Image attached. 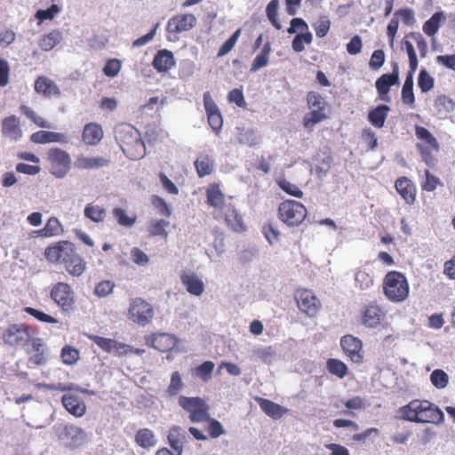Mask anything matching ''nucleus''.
Wrapping results in <instances>:
<instances>
[{"label": "nucleus", "instance_id": "f257e3e1", "mask_svg": "<svg viewBox=\"0 0 455 455\" xmlns=\"http://www.w3.org/2000/svg\"><path fill=\"white\" fill-rule=\"evenodd\" d=\"M45 257L52 262L64 264L67 271L74 276H80L85 269L84 259L75 252L72 243L66 241L48 247Z\"/></svg>", "mask_w": 455, "mask_h": 455}, {"label": "nucleus", "instance_id": "f03ea898", "mask_svg": "<svg viewBox=\"0 0 455 455\" xmlns=\"http://www.w3.org/2000/svg\"><path fill=\"white\" fill-rule=\"evenodd\" d=\"M402 418L407 421L440 424L444 419L443 411L427 400H413L400 409Z\"/></svg>", "mask_w": 455, "mask_h": 455}, {"label": "nucleus", "instance_id": "7ed1b4c3", "mask_svg": "<svg viewBox=\"0 0 455 455\" xmlns=\"http://www.w3.org/2000/svg\"><path fill=\"white\" fill-rule=\"evenodd\" d=\"M383 288L387 298L394 302L403 301L409 295L407 279L396 271H391L386 275Z\"/></svg>", "mask_w": 455, "mask_h": 455}, {"label": "nucleus", "instance_id": "20e7f679", "mask_svg": "<svg viewBox=\"0 0 455 455\" xmlns=\"http://www.w3.org/2000/svg\"><path fill=\"white\" fill-rule=\"evenodd\" d=\"M49 172L58 179H63L70 171L71 157L68 152L58 148H50L45 154Z\"/></svg>", "mask_w": 455, "mask_h": 455}, {"label": "nucleus", "instance_id": "39448f33", "mask_svg": "<svg viewBox=\"0 0 455 455\" xmlns=\"http://www.w3.org/2000/svg\"><path fill=\"white\" fill-rule=\"evenodd\" d=\"M280 220L287 226L299 225L307 216L305 206L293 200H286L280 204L278 208Z\"/></svg>", "mask_w": 455, "mask_h": 455}, {"label": "nucleus", "instance_id": "423d86ee", "mask_svg": "<svg viewBox=\"0 0 455 455\" xmlns=\"http://www.w3.org/2000/svg\"><path fill=\"white\" fill-rule=\"evenodd\" d=\"M154 317V310L150 304L140 298L134 299L129 307V318L140 324H148Z\"/></svg>", "mask_w": 455, "mask_h": 455}, {"label": "nucleus", "instance_id": "0eeeda50", "mask_svg": "<svg viewBox=\"0 0 455 455\" xmlns=\"http://www.w3.org/2000/svg\"><path fill=\"white\" fill-rule=\"evenodd\" d=\"M298 307L309 317H315L321 308V303L309 290H299L295 294Z\"/></svg>", "mask_w": 455, "mask_h": 455}, {"label": "nucleus", "instance_id": "6e6552de", "mask_svg": "<svg viewBox=\"0 0 455 455\" xmlns=\"http://www.w3.org/2000/svg\"><path fill=\"white\" fill-rule=\"evenodd\" d=\"M62 439L65 440L66 445L69 449L76 450L88 442V435L81 427L67 425L64 427Z\"/></svg>", "mask_w": 455, "mask_h": 455}, {"label": "nucleus", "instance_id": "1a4fd4ad", "mask_svg": "<svg viewBox=\"0 0 455 455\" xmlns=\"http://www.w3.org/2000/svg\"><path fill=\"white\" fill-rule=\"evenodd\" d=\"M196 18L194 14L186 13L172 17L167 23V32L178 34L189 31L196 25Z\"/></svg>", "mask_w": 455, "mask_h": 455}, {"label": "nucleus", "instance_id": "9d476101", "mask_svg": "<svg viewBox=\"0 0 455 455\" xmlns=\"http://www.w3.org/2000/svg\"><path fill=\"white\" fill-rule=\"evenodd\" d=\"M399 83V69L398 65L394 63L393 72L391 74H384L376 81V89L379 98L384 101H388L389 98L387 96L390 87Z\"/></svg>", "mask_w": 455, "mask_h": 455}, {"label": "nucleus", "instance_id": "9b49d317", "mask_svg": "<svg viewBox=\"0 0 455 455\" xmlns=\"http://www.w3.org/2000/svg\"><path fill=\"white\" fill-rule=\"evenodd\" d=\"M340 345L344 353L352 362L360 363L362 361V341L359 339L352 335H346L341 338Z\"/></svg>", "mask_w": 455, "mask_h": 455}, {"label": "nucleus", "instance_id": "f8f14e48", "mask_svg": "<svg viewBox=\"0 0 455 455\" xmlns=\"http://www.w3.org/2000/svg\"><path fill=\"white\" fill-rule=\"evenodd\" d=\"M177 343L175 336L169 333H156L146 339V344L160 352L172 350Z\"/></svg>", "mask_w": 455, "mask_h": 455}, {"label": "nucleus", "instance_id": "ddd939ff", "mask_svg": "<svg viewBox=\"0 0 455 455\" xmlns=\"http://www.w3.org/2000/svg\"><path fill=\"white\" fill-rule=\"evenodd\" d=\"M52 299L63 308L69 307L73 301V292L68 284L57 283L51 291Z\"/></svg>", "mask_w": 455, "mask_h": 455}, {"label": "nucleus", "instance_id": "4468645a", "mask_svg": "<svg viewBox=\"0 0 455 455\" xmlns=\"http://www.w3.org/2000/svg\"><path fill=\"white\" fill-rule=\"evenodd\" d=\"M140 132L130 124H121L115 131L116 140L120 143L121 149L123 147L127 148L135 140L139 139Z\"/></svg>", "mask_w": 455, "mask_h": 455}, {"label": "nucleus", "instance_id": "2eb2a0df", "mask_svg": "<svg viewBox=\"0 0 455 455\" xmlns=\"http://www.w3.org/2000/svg\"><path fill=\"white\" fill-rule=\"evenodd\" d=\"M385 313L377 305H367L363 311L362 321L368 328L377 327L384 318Z\"/></svg>", "mask_w": 455, "mask_h": 455}, {"label": "nucleus", "instance_id": "dca6fc26", "mask_svg": "<svg viewBox=\"0 0 455 455\" xmlns=\"http://www.w3.org/2000/svg\"><path fill=\"white\" fill-rule=\"evenodd\" d=\"M30 339L28 330L24 326L12 325L4 334L5 343L13 345H23Z\"/></svg>", "mask_w": 455, "mask_h": 455}, {"label": "nucleus", "instance_id": "f3484780", "mask_svg": "<svg viewBox=\"0 0 455 455\" xmlns=\"http://www.w3.org/2000/svg\"><path fill=\"white\" fill-rule=\"evenodd\" d=\"M173 53L166 49L159 50L153 60V67L158 72H166L175 66Z\"/></svg>", "mask_w": 455, "mask_h": 455}, {"label": "nucleus", "instance_id": "a211bd4d", "mask_svg": "<svg viewBox=\"0 0 455 455\" xmlns=\"http://www.w3.org/2000/svg\"><path fill=\"white\" fill-rule=\"evenodd\" d=\"M168 442L177 455H181L183 445L187 440V433L180 427L174 426L170 429Z\"/></svg>", "mask_w": 455, "mask_h": 455}, {"label": "nucleus", "instance_id": "6ab92c4d", "mask_svg": "<svg viewBox=\"0 0 455 455\" xmlns=\"http://www.w3.org/2000/svg\"><path fill=\"white\" fill-rule=\"evenodd\" d=\"M31 140L35 143L44 144L51 142L67 143V135L61 132L39 131L31 135Z\"/></svg>", "mask_w": 455, "mask_h": 455}, {"label": "nucleus", "instance_id": "aec40b11", "mask_svg": "<svg viewBox=\"0 0 455 455\" xmlns=\"http://www.w3.org/2000/svg\"><path fill=\"white\" fill-rule=\"evenodd\" d=\"M62 404L76 417H82L86 411L85 404L76 395L66 394L62 396Z\"/></svg>", "mask_w": 455, "mask_h": 455}, {"label": "nucleus", "instance_id": "412c9836", "mask_svg": "<svg viewBox=\"0 0 455 455\" xmlns=\"http://www.w3.org/2000/svg\"><path fill=\"white\" fill-rule=\"evenodd\" d=\"M395 189L407 204H413L415 201L416 189L412 182L406 177L398 179L395 181Z\"/></svg>", "mask_w": 455, "mask_h": 455}, {"label": "nucleus", "instance_id": "4be33fe9", "mask_svg": "<svg viewBox=\"0 0 455 455\" xmlns=\"http://www.w3.org/2000/svg\"><path fill=\"white\" fill-rule=\"evenodd\" d=\"M35 90L47 97L59 96L60 93L57 84L45 76H40L36 80Z\"/></svg>", "mask_w": 455, "mask_h": 455}, {"label": "nucleus", "instance_id": "5701e85b", "mask_svg": "<svg viewBox=\"0 0 455 455\" xmlns=\"http://www.w3.org/2000/svg\"><path fill=\"white\" fill-rule=\"evenodd\" d=\"M2 132L6 137L18 140L21 136L19 119L15 116L4 118L2 123Z\"/></svg>", "mask_w": 455, "mask_h": 455}, {"label": "nucleus", "instance_id": "b1692460", "mask_svg": "<svg viewBox=\"0 0 455 455\" xmlns=\"http://www.w3.org/2000/svg\"><path fill=\"white\" fill-rule=\"evenodd\" d=\"M195 167L199 177L211 174L214 169V159L206 154H200L195 161Z\"/></svg>", "mask_w": 455, "mask_h": 455}, {"label": "nucleus", "instance_id": "393cba45", "mask_svg": "<svg viewBox=\"0 0 455 455\" xmlns=\"http://www.w3.org/2000/svg\"><path fill=\"white\" fill-rule=\"evenodd\" d=\"M83 140L88 145H96L103 137L101 127L96 124H86L83 132Z\"/></svg>", "mask_w": 455, "mask_h": 455}, {"label": "nucleus", "instance_id": "a878e982", "mask_svg": "<svg viewBox=\"0 0 455 455\" xmlns=\"http://www.w3.org/2000/svg\"><path fill=\"white\" fill-rule=\"evenodd\" d=\"M108 160L105 157H91V156H80L76 162L75 165L78 169H97L107 166Z\"/></svg>", "mask_w": 455, "mask_h": 455}, {"label": "nucleus", "instance_id": "bb28decb", "mask_svg": "<svg viewBox=\"0 0 455 455\" xmlns=\"http://www.w3.org/2000/svg\"><path fill=\"white\" fill-rule=\"evenodd\" d=\"M257 401L259 402L260 409L269 417H272L274 419H280L283 417V415L287 411L286 409L280 406L277 403H275L274 402L264 399V398H258Z\"/></svg>", "mask_w": 455, "mask_h": 455}, {"label": "nucleus", "instance_id": "cd10ccee", "mask_svg": "<svg viewBox=\"0 0 455 455\" xmlns=\"http://www.w3.org/2000/svg\"><path fill=\"white\" fill-rule=\"evenodd\" d=\"M123 152L132 160H139L146 156V146L140 138V133L138 140H135L127 148L123 147Z\"/></svg>", "mask_w": 455, "mask_h": 455}, {"label": "nucleus", "instance_id": "c85d7f7f", "mask_svg": "<svg viewBox=\"0 0 455 455\" xmlns=\"http://www.w3.org/2000/svg\"><path fill=\"white\" fill-rule=\"evenodd\" d=\"M389 110L390 108L387 105L378 106L369 112V122L377 128L383 127Z\"/></svg>", "mask_w": 455, "mask_h": 455}, {"label": "nucleus", "instance_id": "c756f323", "mask_svg": "<svg viewBox=\"0 0 455 455\" xmlns=\"http://www.w3.org/2000/svg\"><path fill=\"white\" fill-rule=\"evenodd\" d=\"M181 282L186 286L187 291L195 296H200L204 291V283L195 275H183Z\"/></svg>", "mask_w": 455, "mask_h": 455}, {"label": "nucleus", "instance_id": "7c9ffc66", "mask_svg": "<svg viewBox=\"0 0 455 455\" xmlns=\"http://www.w3.org/2000/svg\"><path fill=\"white\" fill-rule=\"evenodd\" d=\"M434 107L436 109L440 118H444L447 115L453 111L454 101L446 95H439L435 100Z\"/></svg>", "mask_w": 455, "mask_h": 455}, {"label": "nucleus", "instance_id": "2f4dec72", "mask_svg": "<svg viewBox=\"0 0 455 455\" xmlns=\"http://www.w3.org/2000/svg\"><path fill=\"white\" fill-rule=\"evenodd\" d=\"M445 19L443 12H435L424 23L423 31L429 36H435L440 28V24L445 21Z\"/></svg>", "mask_w": 455, "mask_h": 455}, {"label": "nucleus", "instance_id": "473e14b6", "mask_svg": "<svg viewBox=\"0 0 455 455\" xmlns=\"http://www.w3.org/2000/svg\"><path fill=\"white\" fill-rule=\"evenodd\" d=\"M276 356V350L272 346L259 347L252 350V358L264 363H271Z\"/></svg>", "mask_w": 455, "mask_h": 455}, {"label": "nucleus", "instance_id": "72a5a7b5", "mask_svg": "<svg viewBox=\"0 0 455 455\" xmlns=\"http://www.w3.org/2000/svg\"><path fill=\"white\" fill-rule=\"evenodd\" d=\"M37 233L45 237L59 235L62 233V228L60 220L56 217H51L45 227Z\"/></svg>", "mask_w": 455, "mask_h": 455}, {"label": "nucleus", "instance_id": "f704fd0d", "mask_svg": "<svg viewBox=\"0 0 455 455\" xmlns=\"http://www.w3.org/2000/svg\"><path fill=\"white\" fill-rule=\"evenodd\" d=\"M136 443L143 448H151L156 444L153 432L148 428L139 430L135 436Z\"/></svg>", "mask_w": 455, "mask_h": 455}, {"label": "nucleus", "instance_id": "c9c22d12", "mask_svg": "<svg viewBox=\"0 0 455 455\" xmlns=\"http://www.w3.org/2000/svg\"><path fill=\"white\" fill-rule=\"evenodd\" d=\"M62 39L61 33L58 30H53L45 35L40 41L39 46L44 51H51L57 45Z\"/></svg>", "mask_w": 455, "mask_h": 455}, {"label": "nucleus", "instance_id": "e433bc0d", "mask_svg": "<svg viewBox=\"0 0 455 455\" xmlns=\"http://www.w3.org/2000/svg\"><path fill=\"white\" fill-rule=\"evenodd\" d=\"M313 35L310 31L305 30L295 36L291 43V48L296 52H301L305 50L304 44L312 43Z\"/></svg>", "mask_w": 455, "mask_h": 455}, {"label": "nucleus", "instance_id": "4c0bfd02", "mask_svg": "<svg viewBox=\"0 0 455 455\" xmlns=\"http://www.w3.org/2000/svg\"><path fill=\"white\" fill-rule=\"evenodd\" d=\"M204 403L205 401L200 397H186L181 395L179 398V405L190 414L199 407L204 406Z\"/></svg>", "mask_w": 455, "mask_h": 455}, {"label": "nucleus", "instance_id": "58836bf2", "mask_svg": "<svg viewBox=\"0 0 455 455\" xmlns=\"http://www.w3.org/2000/svg\"><path fill=\"white\" fill-rule=\"evenodd\" d=\"M225 220L228 225L235 231L243 229L242 216L238 214L235 209L228 208L225 212Z\"/></svg>", "mask_w": 455, "mask_h": 455}, {"label": "nucleus", "instance_id": "ea45409f", "mask_svg": "<svg viewBox=\"0 0 455 455\" xmlns=\"http://www.w3.org/2000/svg\"><path fill=\"white\" fill-rule=\"evenodd\" d=\"M207 202L214 208H221L224 204V195L218 186L211 187L207 190Z\"/></svg>", "mask_w": 455, "mask_h": 455}, {"label": "nucleus", "instance_id": "a19ab883", "mask_svg": "<svg viewBox=\"0 0 455 455\" xmlns=\"http://www.w3.org/2000/svg\"><path fill=\"white\" fill-rule=\"evenodd\" d=\"M356 287L361 290H368L373 285L372 276L363 269H358L355 274Z\"/></svg>", "mask_w": 455, "mask_h": 455}, {"label": "nucleus", "instance_id": "79ce46f5", "mask_svg": "<svg viewBox=\"0 0 455 455\" xmlns=\"http://www.w3.org/2000/svg\"><path fill=\"white\" fill-rule=\"evenodd\" d=\"M325 117L326 115L323 109H312L304 117V126L307 129H312L315 124L320 123Z\"/></svg>", "mask_w": 455, "mask_h": 455}, {"label": "nucleus", "instance_id": "37998d69", "mask_svg": "<svg viewBox=\"0 0 455 455\" xmlns=\"http://www.w3.org/2000/svg\"><path fill=\"white\" fill-rule=\"evenodd\" d=\"M279 8V0H271L266 8L267 17L271 24L278 30L282 28V25L277 20Z\"/></svg>", "mask_w": 455, "mask_h": 455}, {"label": "nucleus", "instance_id": "c03bdc74", "mask_svg": "<svg viewBox=\"0 0 455 455\" xmlns=\"http://www.w3.org/2000/svg\"><path fill=\"white\" fill-rule=\"evenodd\" d=\"M84 215L94 222H100L104 220L106 212L99 205L88 204L84 209Z\"/></svg>", "mask_w": 455, "mask_h": 455}, {"label": "nucleus", "instance_id": "a18cd8bd", "mask_svg": "<svg viewBox=\"0 0 455 455\" xmlns=\"http://www.w3.org/2000/svg\"><path fill=\"white\" fill-rule=\"evenodd\" d=\"M328 371L339 378H344L347 373V365L338 359H329L327 362Z\"/></svg>", "mask_w": 455, "mask_h": 455}, {"label": "nucleus", "instance_id": "49530a36", "mask_svg": "<svg viewBox=\"0 0 455 455\" xmlns=\"http://www.w3.org/2000/svg\"><path fill=\"white\" fill-rule=\"evenodd\" d=\"M239 132L236 137L237 141L240 144L252 146L258 141L257 134L252 129H238Z\"/></svg>", "mask_w": 455, "mask_h": 455}, {"label": "nucleus", "instance_id": "de8ad7c7", "mask_svg": "<svg viewBox=\"0 0 455 455\" xmlns=\"http://www.w3.org/2000/svg\"><path fill=\"white\" fill-rule=\"evenodd\" d=\"M416 134L419 139L425 141V143L427 144V146L435 150L438 151L439 146L437 143V140L429 132V131L424 127H417L416 128Z\"/></svg>", "mask_w": 455, "mask_h": 455}, {"label": "nucleus", "instance_id": "09e8293b", "mask_svg": "<svg viewBox=\"0 0 455 455\" xmlns=\"http://www.w3.org/2000/svg\"><path fill=\"white\" fill-rule=\"evenodd\" d=\"M435 80L426 69H421L418 77V85L422 92H427L434 87Z\"/></svg>", "mask_w": 455, "mask_h": 455}, {"label": "nucleus", "instance_id": "8fccbe9b", "mask_svg": "<svg viewBox=\"0 0 455 455\" xmlns=\"http://www.w3.org/2000/svg\"><path fill=\"white\" fill-rule=\"evenodd\" d=\"M430 380L436 388H443L449 382V376L443 370L436 369L432 371Z\"/></svg>", "mask_w": 455, "mask_h": 455}, {"label": "nucleus", "instance_id": "3c124183", "mask_svg": "<svg viewBox=\"0 0 455 455\" xmlns=\"http://www.w3.org/2000/svg\"><path fill=\"white\" fill-rule=\"evenodd\" d=\"M185 387L182 381L181 376L179 371H174L171 377V382L167 388V392L170 395H176Z\"/></svg>", "mask_w": 455, "mask_h": 455}, {"label": "nucleus", "instance_id": "603ef678", "mask_svg": "<svg viewBox=\"0 0 455 455\" xmlns=\"http://www.w3.org/2000/svg\"><path fill=\"white\" fill-rule=\"evenodd\" d=\"M168 225L169 222L164 220L152 221L148 228V232L153 236H166L167 232L165 231V227Z\"/></svg>", "mask_w": 455, "mask_h": 455}, {"label": "nucleus", "instance_id": "864d4df0", "mask_svg": "<svg viewBox=\"0 0 455 455\" xmlns=\"http://www.w3.org/2000/svg\"><path fill=\"white\" fill-rule=\"evenodd\" d=\"M113 215L121 226L130 228L135 223V218L129 217L125 211L121 208H115Z\"/></svg>", "mask_w": 455, "mask_h": 455}, {"label": "nucleus", "instance_id": "5fc2aeb1", "mask_svg": "<svg viewBox=\"0 0 455 455\" xmlns=\"http://www.w3.org/2000/svg\"><path fill=\"white\" fill-rule=\"evenodd\" d=\"M210 419V414L208 412V406L206 403L204 406L199 407L196 411H192L189 414V419L193 423H199L207 421Z\"/></svg>", "mask_w": 455, "mask_h": 455}, {"label": "nucleus", "instance_id": "6e6d98bb", "mask_svg": "<svg viewBox=\"0 0 455 455\" xmlns=\"http://www.w3.org/2000/svg\"><path fill=\"white\" fill-rule=\"evenodd\" d=\"M91 339L93 340L100 348L104 351L112 353L114 352L116 340L112 339H107L100 336H91Z\"/></svg>", "mask_w": 455, "mask_h": 455}, {"label": "nucleus", "instance_id": "4d7b16f0", "mask_svg": "<svg viewBox=\"0 0 455 455\" xmlns=\"http://www.w3.org/2000/svg\"><path fill=\"white\" fill-rule=\"evenodd\" d=\"M279 187L290 196L301 198L303 196V192L299 188L298 186L292 184L291 182L283 180L278 181Z\"/></svg>", "mask_w": 455, "mask_h": 455}, {"label": "nucleus", "instance_id": "13d9d810", "mask_svg": "<svg viewBox=\"0 0 455 455\" xmlns=\"http://www.w3.org/2000/svg\"><path fill=\"white\" fill-rule=\"evenodd\" d=\"M61 358L65 364H73L79 358V352L70 347H64L61 351Z\"/></svg>", "mask_w": 455, "mask_h": 455}, {"label": "nucleus", "instance_id": "bf43d9fd", "mask_svg": "<svg viewBox=\"0 0 455 455\" xmlns=\"http://www.w3.org/2000/svg\"><path fill=\"white\" fill-rule=\"evenodd\" d=\"M25 311L27 313H28L30 315H32L35 318H36L40 322L50 323H58L56 318H54V317L45 314L43 311L35 309L33 307H28L25 308Z\"/></svg>", "mask_w": 455, "mask_h": 455}, {"label": "nucleus", "instance_id": "052dcab7", "mask_svg": "<svg viewBox=\"0 0 455 455\" xmlns=\"http://www.w3.org/2000/svg\"><path fill=\"white\" fill-rule=\"evenodd\" d=\"M394 15L398 19L401 18L406 26H412L416 21L414 12L408 8L398 10Z\"/></svg>", "mask_w": 455, "mask_h": 455}, {"label": "nucleus", "instance_id": "680f3d73", "mask_svg": "<svg viewBox=\"0 0 455 455\" xmlns=\"http://www.w3.org/2000/svg\"><path fill=\"white\" fill-rule=\"evenodd\" d=\"M331 28V21L326 17H322L315 24V34L318 37L322 38L324 37Z\"/></svg>", "mask_w": 455, "mask_h": 455}, {"label": "nucleus", "instance_id": "e2e57ef3", "mask_svg": "<svg viewBox=\"0 0 455 455\" xmlns=\"http://www.w3.org/2000/svg\"><path fill=\"white\" fill-rule=\"evenodd\" d=\"M121 69V62L113 59L108 60L103 68V72L107 76L115 77Z\"/></svg>", "mask_w": 455, "mask_h": 455}, {"label": "nucleus", "instance_id": "0e129e2a", "mask_svg": "<svg viewBox=\"0 0 455 455\" xmlns=\"http://www.w3.org/2000/svg\"><path fill=\"white\" fill-rule=\"evenodd\" d=\"M407 37L411 38L417 44L421 57H425L427 52V44L420 33L411 32Z\"/></svg>", "mask_w": 455, "mask_h": 455}, {"label": "nucleus", "instance_id": "69168bd1", "mask_svg": "<svg viewBox=\"0 0 455 455\" xmlns=\"http://www.w3.org/2000/svg\"><path fill=\"white\" fill-rule=\"evenodd\" d=\"M114 287L111 281H101L96 285L94 292L99 297H106L112 292Z\"/></svg>", "mask_w": 455, "mask_h": 455}, {"label": "nucleus", "instance_id": "338daca9", "mask_svg": "<svg viewBox=\"0 0 455 455\" xmlns=\"http://www.w3.org/2000/svg\"><path fill=\"white\" fill-rule=\"evenodd\" d=\"M385 62V53L382 50H375L371 54L369 66L372 69L380 68Z\"/></svg>", "mask_w": 455, "mask_h": 455}, {"label": "nucleus", "instance_id": "774afa93", "mask_svg": "<svg viewBox=\"0 0 455 455\" xmlns=\"http://www.w3.org/2000/svg\"><path fill=\"white\" fill-rule=\"evenodd\" d=\"M263 231L267 240L270 244H273L275 241L279 240L280 232L272 223H268L267 226H265L263 228Z\"/></svg>", "mask_w": 455, "mask_h": 455}]
</instances>
